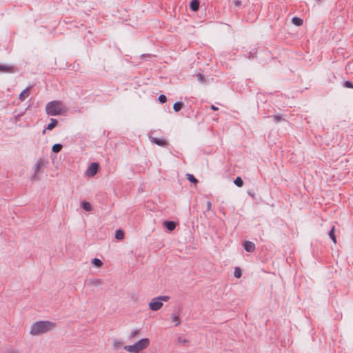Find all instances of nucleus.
<instances>
[{"label": "nucleus", "mask_w": 353, "mask_h": 353, "mask_svg": "<svg viewBox=\"0 0 353 353\" xmlns=\"http://www.w3.org/2000/svg\"><path fill=\"white\" fill-rule=\"evenodd\" d=\"M38 174L39 172H34V174L31 176V180L32 181H37L39 180V176H38Z\"/></svg>", "instance_id": "nucleus-34"}, {"label": "nucleus", "mask_w": 353, "mask_h": 353, "mask_svg": "<svg viewBox=\"0 0 353 353\" xmlns=\"http://www.w3.org/2000/svg\"><path fill=\"white\" fill-rule=\"evenodd\" d=\"M248 194L251 195L252 197H254V194H252V192H250V191L248 192Z\"/></svg>", "instance_id": "nucleus-41"}, {"label": "nucleus", "mask_w": 353, "mask_h": 353, "mask_svg": "<svg viewBox=\"0 0 353 353\" xmlns=\"http://www.w3.org/2000/svg\"><path fill=\"white\" fill-rule=\"evenodd\" d=\"M163 225L168 230L173 231L176 228V223L174 221H165Z\"/></svg>", "instance_id": "nucleus-10"}, {"label": "nucleus", "mask_w": 353, "mask_h": 353, "mask_svg": "<svg viewBox=\"0 0 353 353\" xmlns=\"http://www.w3.org/2000/svg\"><path fill=\"white\" fill-rule=\"evenodd\" d=\"M234 277L239 279L242 276V270L240 268H235L234 272Z\"/></svg>", "instance_id": "nucleus-24"}, {"label": "nucleus", "mask_w": 353, "mask_h": 353, "mask_svg": "<svg viewBox=\"0 0 353 353\" xmlns=\"http://www.w3.org/2000/svg\"><path fill=\"white\" fill-rule=\"evenodd\" d=\"M343 86L347 88H353V83L350 81H345L343 83Z\"/></svg>", "instance_id": "nucleus-30"}, {"label": "nucleus", "mask_w": 353, "mask_h": 353, "mask_svg": "<svg viewBox=\"0 0 353 353\" xmlns=\"http://www.w3.org/2000/svg\"><path fill=\"white\" fill-rule=\"evenodd\" d=\"M233 3L234 6L237 8H239L242 5V2L241 0H234Z\"/></svg>", "instance_id": "nucleus-36"}, {"label": "nucleus", "mask_w": 353, "mask_h": 353, "mask_svg": "<svg viewBox=\"0 0 353 353\" xmlns=\"http://www.w3.org/2000/svg\"><path fill=\"white\" fill-rule=\"evenodd\" d=\"M158 100L161 103L163 104L167 101V97L164 94H161L159 95Z\"/></svg>", "instance_id": "nucleus-29"}, {"label": "nucleus", "mask_w": 353, "mask_h": 353, "mask_svg": "<svg viewBox=\"0 0 353 353\" xmlns=\"http://www.w3.org/2000/svg\"><path fill=\"white\" fill-rule=\"evenodd\" d=\"M345 70L347 74H353V61H350L347 63Z\"/></svg>", "instance_id": "nucleus-16"}, {"label": "nucleus", "mask_w": 353, "mask_h": 353, "mask_svg": "<svg viewBox=\"0 0 353 353\" xmlns=\"http://www.w3.org/2000/svg\"><path fill=\"white\" fill-rule=\"evenodd\" d=\"M115 239L117 240H123L124 239V232L121 229H119L115 232Z\"/></svg>", "instance_id": "nucleus-18"}, {"label": "nucleus", "mask_w": 353, "mask_h": 353, "mask_svg": "<svg viewBox=\"0 0 353 353\" xmlns=\"http://www.w3.org/2000/svg\"><path fill=\"white\" fill-rule=\"evenodd\" d=\"M186 176H187V179L190 182H191V183H192L194 184H196L199 182L198 179H196V177L193 174H187Z\"/></svg>", "instance_id": "nucleus-21"}, {"label": "nucleus", "mask_w": 353, "mask_h": 353, "mask_svg": "<svg viewBox=\"0 0 353 353\" xmlns=\"http://www.w3.org/2000/svg\"><path fill=\"white\" fill-rule=\"evenodd\" d=\"M46 130H48V129H46V128L43 130L42 132V134H44L46 133Z\"/></svg>", "instance_id": "nucleus-40"}, {"label": "nucleus", "mask_w": 353, "mask_h": 353, "mask_svg": "<svg viewBox=\"0 0 353 353\" xmlns=\"http://www.w3.org/2000/svg\"><path fill=\"white\" fill-rule=\"evenodd\" d=\"M92 263L97 268H101L103 265V262L101 260L97 258L92 259Z\"/></svg>", "instance_id": "nucleus-22"}, {"label": "nucleus", "mask_w": 353, "mask_h": 353, "mask_svg": "<svg viewBox=\"0 0 353 353\" xmlns=\"http://www.w3.org/2000/svg\"><path fill=\"white\" fill-rule=\"evenodd\" d=\"M234 183L239 188H241L243 185V179H241V177L240 176H237L234 180Z\"/></svg>", "instance_id": "nucleus-23"}, {"label": "nucleus", "mask_w": 353, "mask_h": 353, "mask_svg": "<svg viewBox=\"0 0 353 353\" xmlns=\"http://www.w3.org/2000/svg\"><path fill=\"white\" fill-rule=\"evenodd\" d=\"M55 327V323L49 321H39L31 325L30 334L32 336H38L54 330Z\"/></svg>", "instance_id": "nucleus-1"}, {"label": "nucleus", "mask_w": 353, "mask_h": 353, "mask_svg": "<svg viewBox=\"0 0 353 353\" xmlns=\"http://www.w3.org/2000/svg\"><path fill=\"white\" fill-rule=\"evenodd\" d=\"M243 248L248 252H253L255 250V244L250 241H246L243 244Z\"/></svg>", "instance_id": "nucleus-9"}, {"label": "nucleus", "mask_w": 353, "mask_h": 353, "mask_svg": "<svg viewBox=\"0 0 353 353\" xmlns=\"http://www.w3.org/2000/svg\"><path fill=\"white\" fill-rule=\"evenodd\" d=\"M121 345H122V343L120 341H114V343H113V345H114V347L115 348L120 347L121 346Z\"/></svg>", "instance_id": "nucleus-35"}, {"label": "nucleus", "mask_w": 353, "mask_h": 353, "mask_svg": "<svg viewBox=\"0 0 353 353\" xmlns=\"http://www.w3.org/2000/svg\"><path fill=\"white\" fill-rule=\"evenodd\" d=\"M330 238L332 240V241L336 243V237L335 236V228L333 226L332 229L330 230L329 233Z\"/></svg>", "instance_id": "nucleus-20"}, {"label": "nucleus", "mask_w": 353, "mask_h": 353, "mask_svg": "<svg viewBox=\"0 0 353 353\" xmlns=\"http://www.w3.org/2000/svg\"><path fill=\"white\" fill-rule=\"evenodd\" d=\"M90 284L93 285H99L102 284V281L98 279H94L90 281Z\"/></svg>", "instance_id": "nucleus-27"}, {"label": "nucleus", "mask_w": 353, "mask_h": 353, "mask_svg": "<svg viewBox=\"0 0 353 353\" xmlns=\"http://www.w3.org/2000/svg\"><path fill=\"white\" fill-rule=\"evenodd\" d=\"M161 302L162 301H168L170 299V296H157Z\"/></svg>", "instance_id": "nucleus-33"}, {"label": "nucleus", "mask_w": 353, "mask_h": 353, "mask_svg": "<svg viewBox=\"0 0 353 353\" xmlns=\"http://www.w3.org/2000/svg\"><path fill=\"white\" fill-rule=\"evenodd\" d=\"M100 165L99 163L93 162L88 168L86 170V175L89 177L94 176L99 172Z\"/></svg>", "instance_id": "nucleus-4"}, {"label": "nucleus", "mask_w": 353, "mask_h": 353, "mask_svg": "<svg viewBox=\"0 0 353 353\" xmlns=\"http://www.w3.org/2000/svg\"><path fill=\"white\" fill-rule=\"evenodd\" d=\"M81 207L87 212H90L92 210V207L90 202L83 201L81 203Z\"/></svg>", "instance_id": "nucleus-13"}, {"label": "nucleus", "mask_w": 353, "mask_h": 353, "mask_svg": "<svg viewBox=\"0 0 353 353\" xmlns=\"http://www.w3.org/2000/svg\"><path fill=\"white\" fill-rule=\"evenodd\" d=\"M139 333V330H134L131 332L130 335L129 336L130 339L134 338L137 336Z\"/></svg>", "instance_id": "nucleus-31"}, {"label": "nucleus", "mask_w": 353, "mask_h": 353, "mask_svg": "<svg viewBox=\"0 0 353 353\" xmlns=\"http://www.w3.org/2000/svg\"><path fill=\"white\" fill-rule=\"evenodd\" d=\"M63 148V145L61 143H55L52 147V151L54 153L59 152Z\"/></svg>", "instance_id": "nucleus-19"}, {"label": "nucleus", "mask_w": 353, "mask_h": 353, "mask_svg": "<svg viewBox=\"0 0 353 353\" xmlns=\"http://www.w3.org/2000/svg\"><path fill=\"white\" fill-rule=\"evenodd\" d=\"M46 111L50 116L62 115L65 112L66 108L61 101H52L46 104Z\"/></svg>", "instance_id": "nucleus-2"}, {"label": "nucleus", "mask_w": 353, "mask_h": 353, "mask_svg": "<svg viewBox=\"0 0 353 353\" xmlns=\"http://www.w3.org/2000/svg\"><path fill=\"white\" fill-rule=\"evenodd\" d=\"M183 106H184V105H183V103L182 102L176 101L173 105V110L176 112H179L183 108Z\"/></svg>", "instance_id": "nucleus-17"}, {"label": "nucleus", "mask_w": 353, "mask_h": 353, "mask_svg": "<svg viewBox=\"0 0 353 353\" xmlns=\"http://www.w3.org/2000/svg\"><path fill=\"white\" fill-rule=\"evenodd\" d=\"M58 123V121L56 119H50V123L47 125L46 129L52 130L54 129Z\"/></svg>", "instance_id": "nucleus-15"}, {"label": "nucleus", "mask_w": 353, "mask_h": 353, "mask_svg": "<svg viewBox=\"0 0 353 353\" xmlns=\"http://www.w3.org/2000/svg\"><path fill=\"white\" fill-rule=\"evenodd\" d=\"M48 161L43 159L40 158L39 159H38L34 166V172L39 173L41 172V169L43 167H44L46 164H48Z\"/></svg>", "instance_id": "nucleus-7"}, {"label": "nucleus", "mask_w": 353, "mask_h": 353, "mask_svg": "<svg viewBox=\"0 0 353 353\" xmlns=\"http://www.w3.org/2000/svg\"><path fill=\"white\" fill-rule=\"evenodd\" d=\"M199 0H191L190 3V8L193 12H196L199 8Z\"/></svg>", "instance_id": "nucleus-12"}, {"label": "nucleus", "mask_w": 353, "mask_h": 353, "mask_svg": "<svg viewBox=\"0 0 353 353\" xmlns=\"http://www.w3.org/2000/svg\"><path fill=\"white\" fill-rule=\"evenodd\" d=\"M292 23L296 26H301L303 25V20L302 19H301L300 17H294L292 19Z\"/></svg>", "instance_id": "nucleus-14"}, {"label": "nucleus", "mask_w": 353, "mask_h": 353, "mask_svg": "<svg viewBox=\"0 0 353 353\" xmlns=\"http://www.w3.org/2000/svg\"><path fill=\"white\" fill-rule=\"evenodd\" d=\"M149 139L152 143L159 146L167 147L168 145V143L165 139L163 138L154 137L152 134H149Z\"/></svg>", "instance_id": "nucleus-5"}, {"label": "nucleus", "mask_w": 353, "mask_h": 353, "mask_svg": "<svg viewBox=\"0 0 353 353\" xmlns=\"http://www.w3.org/2000/svg\"><path fill=\"white\" fill-rule=\"evenodd\" d=\"M256 52H257L256 48H254L253 49H252V50L249 52V56H248V58H249V59H253L254 57H256Z\"/></svg>", "instance_id": "nucleus-28"}, {"label": "nucleus", "mask_w": 353, "mask_h": 353, "mask_svg": "<svg viewBox=\"0 0 353 353\" xmlns=\"http://www.w3.org/2000/svg\"><path fill=\"white\" fill-rule=\"evenodd\" d=\"M272 118L274 119V123H278L281 121H285V119L281 115H274L272 116Z\"/></svg>", "instance_id": "nucleus-25"}, {"label": "nucleus", "mask_w": 353, "mask_h": 353, "mask_svg": "<svg viewBox=\"0 0 353 353\" xmlns=\"http://www.w3.org/2000/svg\"><path fill=\"white\" fill-rule=\"evenodd\" d=\"M16 71L13 65L0 64V72L14 73Z\"/></svg>", "instance_id": "nucleus-8"}, {"label": "nucleus", "mask_w": 353, "mask_h": 353, "mask_svg": "<svg viewBox=\"0 0 353 353\" xmlns=\"http://www.w3.org/2000/svg\"><path fill=\"white\" fill-rule=\"evenodd\" d=\"M196 79L199 81L201 82V83H205V77L201 74V73H199L196 74Z\"/></svg>", "instance_id": "nucleus-32"}, {"label": "nucleus", "mask_w": 353, "mask_h": 353, "mask_svg": "<svg viewBox=\"0 0 353 353\" xmlns=\"http://www.w3.org/2000/svg\"><path fill=\"white\" fill-rule=\"evenodd\" d=\"M30 88L31 87H27L19 94V99L20 101H24L30 95Z\"/></svg>", "instance_id": "nucleus-11"}, {"label": "nucleus", "mask_w": 353, "mask_h": 353, "mask_svg": "<svg viewBox=\"0 0 353 353\" xmlns=\"http://www.w3.org/2000/svg\"><path fill=\"white\" fill-rule=\"evenodd\" d=\"M163 306V303L160 301L158 297H155L152 299L149 303V307L152 311H157L160 310Z\"/></svg>", "instance_id": "nucleus-6"}, {"label": "nucleus", "mask_w": 353, "mask_h": 353, "mask_svg": "<svg viewBox=\"0 0 353 353\" xmlns=\"http://www.w3.org/2000/svg\"><path fill=\"white\" fill-rule=\"evenodd\" d=\"M171 318H172V321L176 322V325H178L180 323L179 314H175V313L172 314L171 316Z\"/></svg>", "instance_id": "nucleus-26"}, {"label": "nucleus", "mask_w": 353, "mask_h": 353, "mask_svg": "<svg viewBox=\"0 0 353 353\" xmlns=\"http://www.w3.org/2000/svg\"><path fill=\"white\" fill-rule=\"evenodd\" d=\"M206 205H207V210L210 211L211 210V207H212L211 202L210 201H208Z\"/></svg>", "instance_id": "nucleus-38"}, {"label": "nucleus", "mask_w": 353, "mask_h": 353, "mask_svg": "<svg viewBox=\"0 0 353 353\" xmlns=\"http://www.w3.org/2000/svg\"><path fill=\"white\" fill-rule=\"evenodd\" d=\"M178 341H179V342H180L181 343H185L188 342V340H187L185 339H182V337H181V336H179L178 338Z\"/></svg>", "instance_id": "nucleus-37"}, {"label": "nucleus", "mask_w": 353, "mask_h": 353, "mask_svg": "<svg viewBox=\"0 0 353 353\" xmlns=\"http://www.w3.org/2000/svg\"><path fill=\"white\" fill-rule=\"evenodd\" d=\"M210 109L214 110V111H217L219 110V108H217L216 106H215L214 105H211L210 106Z\"/></svg>", "instance_id": "nucleus-39"}, {"label": "nucleus", "mask_w": 353, "mask_h": 353, "mask_svg": "<svg viewBox=\"0 0 353 353\" xmlns=\"http://www.w3.org/2000/svg\"><path fill=\"white\" fill-rule=\"evenodd\" d=\"M150 345V340L148 338H143L133 345H125L123 349L130 353H139L141 351L146 349Z\"/></svg>", "instance_id": "nucleus-3"}]
</instances>
